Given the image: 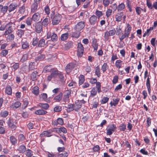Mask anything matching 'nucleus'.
I'll use <instances>...</instances> for the list:
<instances>
[{
  "label": "nucleus",
  "instance_id": "3",
  "mask_svg": "<svg viewBox=\"0 0 157 157\" xmlns=\"http://www.w3.org/2000/svg\"><path fill=\"white\" fill-rule=\"evenodd\" d=\"M8 125L12 130H14L17 128L16 124L17 122L16 120L11 118H10L7 122Z\"/></svg>",
  "mask_w": 157,
  "mask_h": 157
},
{
  "label": "nucleus",
  "instance_id": "52",
  "mask_svg": "<svg viewBox=\"0 0 157 157\" xmlns=\"http://www.w3.org/2000/svg\"><path fill=\"white\" fill-rule=\"evenodd\" d=\"M32 19L30 17H27L25 21V23L27 25L30 26L31 25L32 22Z\"/></svg>",
  "mask_w": 157,
  "mask_h": 157
},
{
  "label": "nucleus",
  "instance_id": "13",
  "mask_svg": "<svg viewBox=\"0 0 157 157\" xmlns=\"http://www.w3.org/2000/svg\"><path fill=\"white\" fill-rule=\"evenodd\" d=\"M52 130L49 131H45L42 132L40 135V136L41 137H49L52 136V135H51V133L52 132Z\"/></svg>",
  "mask_w": 157,
  "mask_h": 157
},
{
  "label": "nucleus",
  "instance_id": "60",
  "mask_svg": "<svg viewBox=\"0 0 157 157\" xmlns=\"http://www.w3.org/2000/svg\"><path fill=\"white\" fill-rule=\"evenodd\" d=\"M8 53V51L7 50H2L1 52V56L2 57H5Z\"/></svg>",
  "mask_w": 157,
  "mask_h": 157
},
{
  "label": "nucleus",
  "instance_id": "27",
  "mask_svg": "<svg viewBox=\"0 0 157 157\" xmlns=\"http://www.w3.org/2000/svg\"><path fill=\"white\" fill-rule=\"evenodd\" d=\"M38 72L36 71H33L31 75V79L33 81H35L37 79Z\"/></svg>",
  "mask_w": 157,
  "mask_h": 157
},
{
  "label": "nucleus",
  "instance_id": "25",
  "mask_svg": "<svg viewBox=\"0 0 157 157\" xmlns=\"http://www.w3.org/2000/svg\"><path fill=\"white\" fill-rule=\"evenodd\" d=\"M21 105V103L19 101H17L12 103L10 105V108L13 109H17Z\"/></svg>",
  "mask_w": 157,
  "mask_h": 157
},
{
  "label": "nucleus",
  "instance_id": "51",
  "mask_svg": "<svg viewBox=\"0 0 157 157\" xmlns=\"http://www.w3.org/2000/svg\"><path fill=\"white\" fill-rule=\"evenodd\" d=\"M35 63L33 62H31L29 65V69L30 70H33L36 68Z\"/></svg>",
  "mask_w": 157,
  "mask_h": 157
},
{
  "label": "nucleus",
  "instance_id": "4",
  "mask_svg": "<svg viewBox=\"0 0 157 157\" xmlns=\"http://www.w3.org/2000/svg\"><path fill=\"white\" fill-rule=\"evenodd\" d=\"M62 16L59 13L56 14L53 18L52 24L53 25H56L59 24L61 20Z\"/></svg>",
  "mask_w": 157,
  "mask_h": 157
},
{
  "label": "nucleus",
  "instance_id": "15",
  "mask_svg": "<svg viewBox=\"0 0 157 157\" xmlns=\"http://www.w3.org/2000/svg\"><path fill=\"white\" fill-rule=\"evenodd\" d=\"M32 19L33 21L37 22L39 21L40 18V15L39 13H35L32 16Z\"/></svg>",
  "mask_w": 157,
  "mask_h": 157
},
{
  "label": "nucleus",
  "instance_id": "38",
  "mask_svg": "<svg viewBox=\"0 0 157 157\" xmlns=\"http://www.w3.org/2000/svg\"><path fill=\"white\" fill-rule=\"evenodd\" d=\"M95 73L97 76L99 78L101 76V71L100 67L98 66L96 67L95 68Z\"/></svg>",
  "mask_w": 157,
  "mask_h": 157
},
{
  "label": "nucleus",
  "instance_id": "7",
  "mask_svg": "<svg viewBox=\"0 0 157 157\" xmlns=\"http://www.w3.org/2000/svg\"><path fill=\"white\" fill-rule=\"evenodd\" d=\"M76 66V64L73 63H70L67 64L65 67L67 73L68 74L70 73Z\"/></svg>",
  "mask_w": 157,
  "mask_h": 157
},
{
  "label": "nucleus",
  "instance_id": "11",
  "mask_svg": "<svg viewBox=\"0 0 157 157\" xmlns=\"http://www.w3.org/2000/svg\"><path fill=\"white\" fill-rule=\"evenodd\" d=\"M116 32V31L114 28L113 29L107 31L105 33L104 37L105 39H109V36L114 35Z\"/></svg>",
  "mask_w": 157,
  "mask_h": 157
},
{
  "label": "nucleus",
  "instance_id": "26",
  "mask_svg": "<svg viewBox=\"0 0 157 157\" xmlns=\"http://www.w3.org/2000/svg\"><path fill=\"white\" fill-rule=\"evenodd\" d=\"M92 108H97L99 105L98 99L96 98H94L92 101Z\"/></svg>",
  "mask_w": 157,
  "mask_h": 157
},
{
  "label": "nucleus",
  "instance_id": "55",
  "mask_svg": "<svg viewBox=\"0 0 157 157\" xmlns=\"http://www.w3.org/2000/svg\"><path fill=\"white\" fill-rule=\"evenodd\" d=\"M125 5L123 3L120 4L117 7L118 11H121L124 10L125 8Z\"/></svg>",
  "mask_w": 157,
  "mask_h": 157
},
{
  "label": "nucleus",
  "instance_id": "45",
  "mask_svg": "<svg viewBox=\"0 0 157 157\" xmlns=\"http://www.w3.org/2000/svg\"><path fill=\"white\" fill-rule=\"evenodd\" d=\"M95 16L97 17V18L99 19L103 15V13L102 12L99 10H96L95 12Z\"/></svg>",
  "mask_w": 157,
  "mask_h": 157
},
{
  "label": "nucleus",
  "instance_id": "41",
  "mask_svg": "<svg viewBox=\"0 0 157 157\" xmlns=\"http://www.w3.org/2000/svg\"><path fill=\"white\" fill-rule=\"evenodd\" d=\"M52 65H49L45 66L44 69V71H45V72H50L52 70L55 69V68H52Z\"/></svg>",
  "mask_w": 157,
  "mask_h": 157
},
{
  "label": "nucleus",
  "instance_id": "30",
  "mask_svg": "<svg viewBox=\"0 0 157 157\" xmlns=\"http://www.w3.org/2000/svg\"><path fill=\"white\" fill-rule=\"evenodd\" d=\"M63 94V93L60 92L58 95H57L54 98V100L57 102L60 101L62 98Z\"/></svg>",
  "mask_w": 157,
  "mask_h": 157
},
{
  "label": "nucleus",
  "instance_id": "24",
  "mask_svg": "<svg viewBox=\"0 0 157 157\" xmlns=\"http://www.w3.org/2000/svg\"><path fill=\"white\" fill-rule=\"evenodd\" d=\"M5 92L6 94L11 95L12 94V89L10 85L7 86L5 89Z\"/></svg>",
  "mask_w": 157,
  "mask_h": 157
},
{
  "label": "nucleus",
  "instance_id": "36",
  "mask_svg": "<svg viewBox=\"0 0 157 157\" xmlns=\"http://www.w3.org/2000/svg\"><path fill=\"white\" fill-rule=\"evenodd\" d=\"M146 85L147 88L148 93L149 94L150 93L151 89L150 87V78L149 77H148L146 82Z\"/></svg>",
  "mask_w": 157,
  "mask_h": 157
},
{
  "label": "nucleus",
  "instance_id": "31",
  "mask_svg": "<svg viewBox=\"0 0 157 157\" xmlns=\"http://www.w3.org/2000/svg\"><path fill=\"white\" fill-rule=\"evenodd\" d=\"M47 113V112L43 109H39L35 111V113L38 115H44Z\"/></svg>",
  "mask_w": 157,
  "mask_h": 157
},
{
  "label": "nucleus",
  "instance_id": "1",
  "mask_svg": "<svg viewBox=\"0 0 157 157\" xmlns=\"http://www.w3.org/2000/svg\"><path fill=\"white\" fill-rule=\"evenodd\" d=\"M15 24L13 22H9L6 24V30L4 35L6 36L11 33L15 29Z\"/></svg>",
  "mask_w": 157,
  "mask_h": 157
},
{
  "label": "nucleus",
  "instance_id": "17",
  "mask_svg": "<svg viewBox=\"0 0 157 157\" xmlns=\"http://www.w3.org/2000/svg\"><path fill=\"white\" fill-rule=\"evenodd\" d=\"M120 100V98L118 97H117L116 98H113V101H111L109 103L110 106L111 107L116 106L118 104Z\"/></svg>",
  "mask_w": 157,
  "mask_h": 157
},
{
  "label": "nucleus",
  "instance_id": "37",
  "mask_svg": "<svg viewBox=\"0 0 157 157\" xmlns=\"http://www.w3.org/2000/svg\"><path fill=\"white\" fill-rule=\"evenodd\" d=\"M25 152V154L27 157H31L33 155V152L29 149L26 150Z\"/></svg>",
  "mask_w": 157,
  "mask_h": 157
},
{
  "label": "nucleus",
  "instance_id": "42",
  "mask_svg": "<svg viewBox=\"0 0 157 157\" xmlns=\"http://www.w3.org/2000/svg\"><path fill=\"white\" fill-rule=\"evenodd\" d=\"M119 129L121 131H125L126 129V124L124 123H121L119 126Z\"/></svg>",
  "mask_w": 157,
  "mask_h": 157
},
{
  "label": "nucleus",
  "instance_id": "12",
  "mask_svg": "<svg viewBox=\"0 0 157 157\" xmlns=\"http://www.w3.org/2000/svg\"><path fill=\"white\" fill-rule=\"evenodd\" d=\"M123 15V12L117 13L115 15V21L118 22L121 21L122 20Z\"/></svg>",
  "mask_w": 157,
  "mask_h": 157
},
{
  "label": "nucleus",
  "instance_id": "59",
  "mask_svg": "<svg viewBox=\"0 0 157 157\" xmlns=\"http://www.w3.org/2000/svg\"><path fill=\"white\" fill-rule=\"evenodd\" d=\"M125 45L124 42L123 41V40H120L117 46L118 48H123Z\"/></svg>",
  "mask_w": 157,
  "mask_h": 157
},
{
  "label": "nucleus",
  "instance_id": "49",
  "mask_svg": "<svg viewBox=\"0 0 157 157\" xmlns=\"http://www.w3.org/2000/svg\"><path fill=\"white\" fill-rule=\"evenodd\" d=\"M40 99L44 101H46L48 95L46 93L41 94L40 95Z\"/></svg>",
  "mask_w": 157,
  "mask_h": 157
},
{
  "label": "nucleus",
  "instance_id": "46",
  "mask_svg": "<svg viewBox=\"0 0 157 157\" xmlns=\"http://www.w3.org/2000/svg\"><path fill=\"white\" fill-rule=\"evenodd\" d=\"M53 70H52V73L51 74V75L52 76L53 78H55L58 74L59 73L58 72V71L57 69L56 68H55Z\"/></svg>",
  "mask_w": 157,
  "mask_h": 157
},
{
  "label": "nucleus",
  "instance_id": "58",
  "mask_svg": "<svg viewBox=\"0 0 157 157\" xmlns=\"http://www.w3.org/2000/svg\"><path fill=\"white\" fill-rule=\"evenodd\" d=\"M67 111L68 112H71L75 110L73 104H70L69 105L68 107L67 108Z\"/></svg>",
  "mask_w": 157,
  "mask_h": 157
},
{
  "label": "nucleus",
  "instance_id": "34",
  "mask_svg": "<svg viewBox=\"0 0 157 157\" xmlns=\"http://www.w3.org/2000/svg\"><path fill=\"white\" fill-rule=\"evenodd\" d=\"M109 68V66L107 64V63H104L101 66V70L103 73L105 72Z\"/></svg>",
  "mask_w": 157,
  "mask_h": 157
},
{
  "label": "nucleus",
  "instance_id": "54",
  "mask_svg": "<svg viewBox=\"0 0 157 157\" xmlns=\"http://www.w3.org/2000/svg\"><path fill=\"white\" fill-rule=\"evenodd\" d=\"M29 104V101L27 100L23 101V104L22 105L21 108L22 109H25L28 106Z\"/></svg>",
  "mask_w": 157,
  "mask_h": 157
},
{
  "label": "nucleus",
  "instance_id": "22",
  "mask_svg": "<svg viewBox=\"0 0 157 157\" xmlns=\"http://www.w3.org/2000/svg\"><path fill=\"white\" fill-rule=\"evenodd\" d=\"M47 38L49 39L51 38V39H57L58 36L56 34L53 33L51 34L50 33H48L47 34Z\"/></svg>",
  "mask_w": 157,
  "mask_h": 157
},
{
  "label": "nucleus",
  "instance_id": "10",
  "mask_svg": "<svg viewBox=\"0 0 157 157\" xmlns=\"http://www.w3.org/2000/svg\"><path fill=\"white\" fill-rule=\"evenodd\" d=\"M98 20H97V17L94 15L90 16L89 19V22L90 25H94L97 24Z\"/></svg>",
  "mask_w": 157,
  "mask_h": 157
},
{
  "label": "nucleus",
  "instance_id": "64",
  "mask_svg": "<svg viewBox=\"0 0 157 157\" xmlns=\"http://www.w3.org/2000/svg\"><path fill=\"white\" fill-rule=\"evenodd\" d=\"M85 12H81L80 13L79 15L78 16V18L82 20H84L85 18H84V16L85 15Z\"/></svg>",
  "mask_w": 157,
  "mask_h": 157
},
{
  "label": "nucleus",
  "instance_id": "21",
  "mask_svg": "<svg viewBox=\"0 0 157 157\" xmlns=\"http://www.w3.org/2000/svg\"><path fill=\"white\" fill-rule=\"evenodd\" d=\"M74 108L75 110L77 111L80 109L81 108L82 106V104L81 102L78 101H76L75 104H73Z\"/></svg>",
  "mask_w": 157,
  "mask_h": 157
},
{
  "label": "nucleus",
  "instance_id": "20",
  "mask_svg": "<svg viewBox=\"0 0 157 157\" xmlns=\"http://www.w3.org/2000/svg\"><path fill=\"white\" fill-rule=\"evenodd\" d=\"M36 31L37 33H40L42 30V26L38 23H36L35 24Z\"/></svg>",
  "mask_w": 157,
  "mask_h": 157
},
{
  "label": "nucleus",
  "instance_id": "14",
  "mask_svg": "<svg viewBox=\"0 0 157 157\" xmlns=\"http://www.w3.org/2000/svg\"><path fill=\"white\" fill-rule=\"evenodd\" d=\"M141 10L142 12L144 13H146L147 12L146 8L144 7L143 9L141 8L140 7L137 6L135 8V10L136 14L138 15H140L141 13Z\"/></svg>",
  "mask_w": 157,
  "mask_h": 157
},
{
  "label": "nucleus",
  "instance_id": "48",
  "mask_svg": "<svg viewBox=\"0 0 157 157\" xmlns=\"http://www.w3.org/2000/svg\"><path fill=\"white\" fill-rule=\"evenodd\" d=\"M90 2L89 0H87L86 2H83V7L85 9L87 8L90 5Z\"/></svg>",
  "mask_w": 157,
  "mask_h": 157
},
{
  "label": "nucleus",
  "instance_id": "63",
  "mask_svg": "<svg viewBox=\"0 0 157 157\" xmlns=\"http://www.w3.org/2000/svg\"><path fill=\"white\" fill-rule=\"evenodd\" d=\"M59 157H67L68 155L67 152L66 151H64L62 153L58 155Z\"/></svg>",
  "mask_w": 157,
  "mask_h": 157
},
{
  "label": "nucleus",
  "instance_id": "28",
  "mask_svg": "<svg viewBox=\"0 0 157 157\" xmlns=\"http://www.w3.org/2000/svg\"><path fill=\"white\" fill-rule=\"evenodd\" d=\"M37 106L41 107L45 110H47L49 107V105L47 103H39L37 105Z\"/></svg>",
  "mask_w": 157,
  "mask_h": 157
},
{
  "label": "nucleus",
  "instance_id": "56",
  "mask_svg": "<svg viewBox=\"0 0 157 157\" xmlns=\"http://www.w3.org/2000/svg\"><path fill=\"white\" fill-rule=\"evenodd\" d=\"M24 31L22 29H18L16 31V33L19 37H21L24 34Z\"/></svg>",
  "mask_w": 157,
  "mask_h": 157
},
{
  "label": "nucleus",
  "instance_id": "62",
  "mask_svg": "<svg viewBox=\"0 0 157 157\" xmlns=\"http://www.w3.org/2000/svg\"><path fill=\"white\" fill-rule=\"evenodd\" d=\"M69 37V33H65L62 34L60 37V39H67Z\"/></svg>",
  "mask_w": 157,
  "mask_h": 157
},
{
  "label": "nucleus",
  "instance_id": "57",
  "mask_svg": "<svg viewBox=\"0 0 157 157\" xmlns=\"http://www.w3.org/2000/svg\"><path fill=\"white\" fill-rule=\"evenodd\" d=\"M25 4H24L21 7L19 10L20 13L22 14H23L25 11Z\"/></svg>",
  "mask_w": 157,
  "mask_h": 157
},
{
  "label": "nucleus",
  "instance_id": "44",
  "mask_svg": "<svg viewBox=\"0 0 157 157\" xmlns=\"http://www.w3.org/2000/svg\"><path fill=\"white\" fill-rule=\"evenodd\" d=\"M45 57L44 54H40L36 56L35 59L36 61H41L43 60Z\"/></svg>",
  "mask_w": 157,
  "mask_h": 157
},
{
  "label": "nucleus",
  "instance_id": "53",
  "mask_svg": "<svg viewBox=\"0 0 157 157\" xmlns=\"http://www.w3.org/2000/svg\"><path fill=\"white\" fill-rule=\"evenodd\" d=\"M58 76L59 78L60 81L62 83H64L65 82V80L62 74L61 73H59Z\"/></svg>",
  "mask_w": 157,
  "mask_h": 157
},
{
  "label": "nucleus",
  "instance_id": "6",
  "mask_svg": "<svg viewBox=\"0 0 157 157\" xmlns=\"http://www.w3.org/2000/svg\"><path fill=\"white\" fill-rule=\"evenodd\" d=\"M84 48L80 43H78L77 47V55L78 57H81L83 55Z\"/></svg>",
  "mask_w": 157,
  "mask_h": 157
},
{
  "label": "nucleus",
  "instance_id": "35",
  "mask_svg": "<svg viewBox=\"0 0 157 157\" xmlns=\"http://www.w3.org/2000/svg\"><path fill=\"white\" fill-rule=\"evenodd\" d=\"M10 141L12 145H15L17 144V139L13 136H10Z\"/></svg>",
  "mask_w": 157,
  "mask_h": 157
},
{
  "label": "nucleus",
  "instance_id": "29",
  "mask_svg": "<svg viewBox=\"0 0 157 157\" xmlns=\"http://www.w3.org/2000/svg\"><path fill=\"white\" fill-rule=\"evenodd\" d=\"M32 93L36 96H37L39 93V88L37 86H35L32 89Z\"/></svg>",
  "mask_w": 157,
  "mask_h": 157
},
{
  "label": "nucleus",
  "instance_id": "39",
  "mask_svg": "<svg viewBox=\"0 0 157 157\" xmlns=\"http://www.w3.org/2000/svg\"><path fill=\"white\" fill-rule=\"evenodd\" d=\"M131 26L128 23L127 24L126 29L125 32V34L126 35H129L131 31Z\"/></svg>",
  "mask_w": 157,
  "mask_h": 157
},
{
  "label": "nucleus",
  "instance_id": "50",
  "mask_svg": "<svg viewBox=\"0 0 157 157\" xmlns=\"http://www.w3.org/2000/svg\"><path fill=\"white\" fill-rule=\"evenodd\" d=\"M96 88L97 89L98 92V93H100L101 92V83L99 82H98L96 83Z\"/></svg>",
  "mask_w": 157,
  "mask_h": 157
},
{
  "label": "nucleus",
  "instance_id": "40",
  "mask_svg": "<svg viewBox=\"0 0 157 157\" xmlns=\"http://www.w3.org/2000/svg\"><path fill=\"white\" fill-rule=\"evenodd\" d=\"M79 84L80 85L82 84L85 81V77L82 75H80L78 78Z\"/></svg>",
  "mask_w": 157,
  "mask_h": 157
},
{
  "label": "nucleus",
  "instance_id": "18",
  "mask_svg": "<svg viewBox=\"0 0 157 157\" xmlns=\"http://www.w3.org/2000/svg\"><path fill=\"white\" fill-rule=\"evenodd\" d=\"M17 6V5L16 2L11 3L9 6L8 11L9 12H11L15 10Z\"/></svg>",
  "mask_w": 157,
  "mask_h": 157
},
{
  "label": "nucleus",
  "instance_id": "23",
  "mask_svg": "<svg viewBox=\"0 0 157 157\" xmlns=\"http://www.w3.org/2000/svg\"><path fill=\"white\" fill-rule=\"evenodd\" d=\"M26 150V147L23 145H21L17 148V150L20 153L23 154Z\"/></svg>",
  "mask_w": 157,
  "mask_h": 157
},
{
  "label": "nucleus",
  "instance_id": "9",
  "mask_svg": "<svg viewBox=\"0 0 157 157\" xmlns=\"http://www.w3.org/2000/svg\"><path fill=\"white\" fill-rule=\"evenodd\" d=\"M63 120L61 118H58L56 120H52V125L56 127L58 125H63Z\"/></svg>",
  "mask_w": 157,
  "mask_h": 157
},
{
  "label": "nucleus",
  "instance_id": "33",
  "mask_svg": "<svg viewBox=\"0 0 157 157\" xmlns=\"http://www.w3.org/2000/svg\"><path fill=\"white\" fill-rule=\"evenodd\" d=\"M97 91L95 88V87L93 88L90 91L89 98L94 97L97 94Z\"/></svg>",
  "mask_w": 157,
  "mask_h": 157
},
{
  "label": "nucleus",
  "instance_id": "19",
  "mask_svg": "<svg viewBox=\"0 0 157 157\" xmlns=\"http://www.w3.org/2000/svg\"><path fill=\"white\" fill-rule=\"evenodd\" d=\"M8 8L7 6L0 5V15H4L7 12Z\"/></svg>",
  "mask_w": 157,
  "mask_h": 157
},
{
  "label": "nucleus",
  "instance_id": "5",
  "mask_svg": "<svg viewBox=\"0 0 157 157\" xmlns=\"http://www.w3.org/2000/svg\"><path fill=\"white\" fill-rule=\"evenodd\" d=\"M71 90H66L63 95V101L65 102H69L70 99L69 98L71 96Z\"/></svg>",
  "mask_w": 157,
  "mask_h": 157
},
{
  "label": "nucleus",
  "instance_id": "8",
  "mask_svg": "<svg viewBox=\"0 0 157 157\" xmlns=\"http://www.w3.org/2000/svg\"><path fill=\"white\" fill-rule=\"evenodd\" d=\"M85 22L81 21L78 22L75 26V29L76 31L80 32L85 26Z\"/></svg>",
  "mask_w": 157,
  "mask_h": 157
},
{
  "label": "nucleus",
  "instance_id": "16",
  "mask_svg": "<svg viewBox=\"0 0 157 157\" xmlns=\"http://www.w3.org/2000/svg\"><path fill=\"white\" fill-rule=\"evenodd\" d=\"M39 4L34 1L31 7V13H34L36 12L37 9L38 4Z\"/></svg>",
  "mask_w": 157,
  "mask_h": 157
},
{
  "label": "nucleus",
  "instance_id": "47",
  "mask_svg": "<svg viewBox=\"0 0 157 157\" xmlns=\"http://www.w3.org/2000/svg\"><path fill=\"white\" fill-rule=\"evenodd\" d=\"M80 32L79 31H76L73 33L71 34V37L75 38H78L80 36Z\"/></svg>",
  "mask_w": 157,
  "mask_h": 157
},
{
  "label": "nucleus",
  "instance_id": "2",
  "mask_svg": "<svg viewBox=\"0 0 157 157\" xmlns=\"http://www.w3.org/2000/svg\"><path fill=\"white\" fill-rule=\"evenodd\" d=\"M117 128L116 125L114 124L108 125L106 129L107 135H111Z\"/></svg>",
  "mask_w": 157,
  "mask_h": 157
},
{
  "label": "nucleus",
  "instance_id": "61",
  "mask_svg": "<svg viewBox=\"0 0 157 157\" xmlns=\"http://www.w3.org/2000/svg\"><path fill=\"white\" fill-rule=\"evenodd\" d=\"M109 100V98L104 97L101 100L100 102L101 104H104L106 103Z\"/></svg>",
  "mask_w": 157,
  "mask_h": 157
},
{
  "label": "nucleus",
  "instance_id": "43",
  "mask_svg": "<svg viewBox=\"0 0 157 157\" xmlns=\"http://www.w3.org/2000/svg\"><path fill=\"white\" fill-rule=\"evenodd\" d=\"M96 40H93L92 42V46L93 48L94 51H96L98 50V44L97 42L95 41Z\"/></svg>",
  "mask_w": 157,
  "mask_h": 157
},
{
  "label": "nucleus",
  "instance_id": "32",
  "mask_svg": "<svg viewBox=\"0 0 157 157\" xmlns=\"http://www.w3.org/2000/svg\"><path fill=\"white\" fill-rule=\"evenodd\" d=\"M123 63V61L119 59L117 60L115 63V66L119 69L121 67Z\"/></svg>",
  "mask_w": 157,
  "mask_h": 157
}]
</instances>
